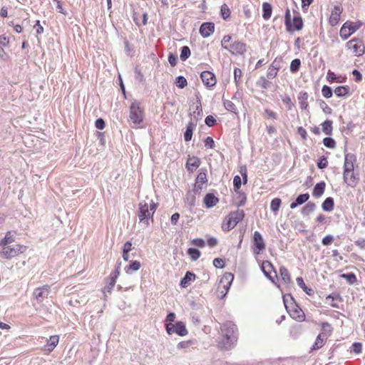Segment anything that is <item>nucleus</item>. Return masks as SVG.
I'll use <instances>...</instances> for the list:
<instances>
[{"instance_id": "nucleus-1", "label": "nucleus", "mask_w": 365, "mask_h": 365, "mask_svg": "<svg viewBox=\"0 0 365 365\" xmlns=\"http://www.w3.org/2000/svg\"><path fill=\"white\" fill-rule=\"evenodd\" d=\"M157 205L152 199L146 197L145 200L140 202L138 205V216L140 222L145 224L146 226L149 225V220L152 219L156 210Z\"/></svg>"}, {"instance_id": "nucleus-2", "label": "nucleus", "mask_w": 365, "mask_h": 365, "mask_svg": "<svg viewBox=\"0 0 365 365\" xmlns=\"http://www.w3.org/2000/svg\"><path fill=\"white\" fill-rule=\"evenodd\" d=\"M221 330L224 336L222 341L221 346L225 349H230L235 342L237 341L235 331L237 327L235 324L230 322H227L221 327Z\"/></svg>"}, {"instance_id": "nucleus-3", "label": "nucleus", "mask_w": 365, "mask_h": 365, "mask_svg": "<svg viewBox=\"0 0 365 365\" xmlns=\"http://www.w3.org/2000/svg\"><path fill=\"white\" fill-rule=\"evenodd\" d=\"M245 217V212L242 210H238L235 212H230L222 225V229L228 232L235 227V226L241 221Z\"/></svg>"}, {"instance_id": "nucleus-4", "label": "nucleus", "mask_w": 365, "mask_h": 365, "mask_svg": "<svg viewBox=\"0 0 365 365\" xmlns=\"http://www.w3.org/2000/svg\"><path fill=\"white\" fill-rule=\"evenodd\" d=\"M144 112L139 102H133L130 106L129 119L134 124L133 127H138L143 121Z\"/></svg>"}, {"instance_id": "nucleus-5", "label": "nucleus", "mask_w": 365, "mask_h": 365, "mask_svg": "<svg viewBox=\"0 0 365 365\" xmlns=\"http://www.w3.org/2000/svg\"><path fill=\"white\" fill-rule=\"evenodd\" d=\"M26 249V246L19 244L13 246H5L3 247L2 250L0 252V255L4 259H10L24 252Z\"/></svg>"}, {"instance_id": "nucleus-6", "label": "nucleus", "mask_w": 365, "mask_h": 365, "mask_svg": "<svg viewBox=\"0 0 365 365\" xmlns=\"http://www.w3.org/2000/svg\"><path fill=\"white\" fill-rule=\"evenodd\" d=\"M346 48L355 56H361L365 53V46L363 41L354 38L346 43Z\"/></svg>"}, {"instance_id": "nucleus-7", "label": "nucleus", "mask_w": 365, "mask_h": 365, "mask_svg": "<svg viewBox=\"0 0 365 365\" xmlns=\"http://www.w3.org/2000/svg\"><path fill=\"white\" fill-rule=\"evenodd\" d=\"M233 279L234 276L231 273H225L222 277L217 287V292L221 294V298L224 297L228 292Z\"/></svg>"}, {"instance_id": "nucleus-8", "label": "nucleus", "mask_w": 365, "mask_h": 365, "mask_svg": "<svg viewBox=\"0 0 365 365\" xmlns=\"http://www.w3.org/2000/svg\"><path fill=\"white\" fill-rule=\"evenodd\" d=\"M361 23L357 22H346L340 29V36L344 39H347L352 34L356 31Z\"/></svg>"}, {"instance_id": "nucleus-9", "label": "nucleus", "mask_w": 365, "mask_h": 365, "mask_svg": "<svg viewBox=\"0 0 365 365\" xmlns=\"http://www.w3.org/2000/svg\"><path fill=\"white\" fill-rule=\"evenodd\" d=\"M165 329L169 335L175 333L178 336H185L188 334L185 324L182 322H177L174 324H166Z\"/></svg>"}, {"instance_id": "nucleus-10", "label": "nucleus", "mask_w": 365, "mask_h": 365, "mask_svg": "<svg viewBox=\"0 0 365 365\" xmlns=\"http://www.w3.org/2000/svg\"><path fill=\"white\" fill-rule=\"evenodd\" d=\"M261 269L264 275L271 280L277 287L280 285L275 282L274 279L277 277V272L274 270L272 264L269 261H264L261 266Z\"/></svg>"}, {"instance_id": "nucleus-11", "label": "nucleus", "mask_w": 365, "mask_h": 365, "mask_svg": "<svg viewBox=\"0 0 365 365\" xmlns=\"http://www.w3.org/2000/svg\"><path fill=\"white\" fill-rule=\"evenodd\" d=\"M49 293L50 287L48 285H43L35 289L33 295L38 303H41L48 297Z\"/></svg>"}, {"instance_id": "nucleus-12", "label": "nucleus", "mask_w": 365, "mask_h": 365, "mask_svg": "<svg viewBox=\"0 0 365 365\" xmlns=\"http://www.w3.org/2000/svg\"><path fill=\"white\" fill-rule=\"evenodd\" d=\"M254 252L259 254L265 248V243L260 232L255 231L253 236Z\"/></svg>"}, {"instance_id": "nucleus-13", "label": "nucleus", "mask_w": 365, "mask_h": 365, "mask_svg": "<svg viewBox=\"0 0 365 365\" xmlns=\"http://www.w3.org/2000/svg\"><path fill=\"white\" fill-rule=\"evenodd\" d=\"M200 78L202 81V83L207 87H212L217 83L215 74L208 71H202L200 74Z\"/></svg>"}, {"instance_id": "nucleus-14", "label": "nucleus", "mask_w": 365, "mask_h": 365, "mask_svg": "<svg viewBox=\"0 0 365 365\" xmlns=\"http://www.w3.org/2000/svg\"><path fill=\"white\" fill-rule=\"evenodd\" d=\"M228 51L235 55L244 54L247 51V46L242 41H235L230 45Z\"/></svg>"}, {"instance_id": "nucleus-15", "label": "nucleus", "mask_w": 365, "mask_h": 365, "mask_svg": "<svg viewBox=\"0 0 365 365\" xmlns=\"http://www.w3.org/2000/svg\"><path fill=\"white\" fill-rule=\"evenodd\" d=\"M343 179L345 183L350 187H355L359 182V178L354 170L343 173Z\"/></svg>"}, {"instance_id": "nucleus-16", "label": "nucleus", "mask_w": 365, "mask_h": 365, "mask_svg": "<svg viewBox=\"0 0 365 365\" xmlns=\"http://www.w3.org/2000/svg\"><path fill=\"white\" fill-rule=\"evenodd\" d=\"M215 24L212 22L203 23L200 28V34L203 38H207L213 34Z\"/></svg>"}, {"instance_id": "nucleus-17", "label": "nucleus", "mask_w": 365, "mask_h": 365, "mask_svg": "<svg viewBox=\"0 0 365 365\" xmlns=\"http://www.w3.org/2000/svg\"><path fill=\"white\" fill-rule=\"evenodd\" d=\"M355 160L356 158L353 154L347 153L345 155L344 163V173H349L350 171L354 170V163Z\"/></svg>"}, {"instance_id": "nucleus-18", "label": "nucleus", "mask_w": 365, "mask_h": 365, "mask_svg": "<svg viewBox=\"0 0 365 365\" xmlns=\"http://www.w3.org/2000/svg\"><path fill=\"white\" fill-rule=\"evenodd\" d=\"M200 165V160L197 157H189L186 162V168L190 172L195 170Z\"/></svg>"}, {"instance_id": "nucleus-19", "label": "nucleus", "mask_w": 365, "mask_h": 365, "mask_svg": "<svg viewBox=\"0 0 365 365\" xmlns=\"http://www.w3.org/2000/svg\"><path fill=\"white\" fill-rule=\"evenodd\" d=\"M303 21L299 15L294 16L292 21L290 22V28L292 29L287 30L289 32L299 31L303 28Z\"/></svg>"}, {"instance_id": "nucleus-20", "label": "nucleus", "mask_w": 365, "mask_h": 365, "mask_svg": "<svg viewBox=\"0 0 365 365\" xmlns=\"http://www.w3.org/2000/svg\"><path fill=\"white\" fill-rule=\"evenodd\" d=\"M203 202L207 208H211L217 204L219 199L214 194L207 193L205 196Z\"/></svg>"}, {"instance_id": "nucleus-21", "label": "nucleus", "mask_w": 365, "mask_h": 365, "mask_svg": "<svg viewBox=\"0 0 365 365\" xmlns=\"http://www.w3.org/2000/svg\"><path fill=\"white\" fill-rule=\"evenodd\" d=\"M192 106H193V110L190 113V115L195 120H197L202 115V106H201L200 100V99L197 100L196 103Z\"/></svg>"}, {"instance_id": "nucleus-22", "label": "nucleus", "mask_w": 365, "mask_h": 365, "mask_svg": "<svg viewBox=\"0 0 365 365\" xmlns=\"http://www.w3.org/2000/svg\"><path fill=\"white\" fill-rule=\"evenodd\" d=\"M279 275L281 281L285 284L288 285L291 282V276L289 270L284 266L279 267Z\"/></svg>"}, {"instance_id": "nucleus-23", "label": "nucleus", "mask_w": 365, "mask_h": 365, "mask_svg": "<svg viewBox=\"0 0 365 365\" xmlns=\"http://www.w3.org/2000/svg\"><path fill=\"white\" fill-rule=\"evenodd\" d=\"M341 9L339 6H335L329 17V22L332 26L336 25L340 19Z\"/></svg>"}, {"instance_id": "nucleus-24", "label": "nucleus", "mask_w": 365, "mask_h": 365, "mask_svg": "<svg viewBox=\"0 0 365 365\" xmlns=\"http://www.w3.org/2000/svg\"><path fill=\"white\" fill-rule=\"evenodd\" d=\"M195 274L190 272H187L185 277L180 281V286L183 288L187 287L195 279Z\"/></svg>"}, {"instance_id": "nucleus-25", "label": "nucleus", "mask_w": 365, "mask_h": 365, "mask_svg": "<svg viewBox=\"0 0 365 365\" xmlns=\"http://www.w3.org/2000/svg\"><path fill=\"white\" fill-rule=\"evenodd\" d=\"M326 340H327L326 335L323 333L319 334L317 336L316 341L312 347V349L317 350V349H321L322 347L324 346Z\"/></svg>"}, {"instance_id": "nucleus-26", "label": "nucleus", "mask_w": 365, "mask_h": 365, "mask_svg": "<svg viewBox=\"0 0 365 365\" xmlns=\"http://www.w3.org/2000/svg\"><path fill=\"white\" fill-rule=\"evenodd\" d=\"M308 93L307 92H300L298 96V101L301 109L307 110L308 108Z\"/></svg>"}, {"instance_id": "nucleus-27", "label": "nucleus", "mask_w": 365, "mask_h": 365, "mask_svg": "<svg viewBox=\"0 0 365 365\" xmlns=\"http://www.w3.org/2000/svg\"><path fill=\"white\" fill-rule=\"evenodd\" d=\"M309 195L308 193L299 195L297 197L295 202H293L291 203L290 208L291 209L296 208L298 205H302L303 203L306 202L309 200Z\"/></svg>"}, {"instance_id": "nucleus-28", "label": "nucleus", "mask_w": 365, "mask_h": 365, "mask_svg": "<svg viewBox=\"0 0 365 365\" xmlns=\"http://www.w3.org/2000/svg\"><path fill=\"white\" fill-rule=\"evenodd\" d=\"M325 187H326V183L324 182H320L316 184V185L314 187L313 192H312L313 196L315 197H321L323 195V193L324 192Z\"/></svg>"}, {"instance_id": "nucleus-29", "label": "nucleus", "mask_w": 365, "mask_h": 365, "mask_svg": "<svg viewBox=\"0 0 365 365\" xmlns=\"http://www.w3.org/2000/svg\"><path fill=\"white\" fill-rule=\"evenodd\" d=\"M207 175L205 172H200L197 176L195 181V187L197 189L202 190V185L207 182Z\"/></svg>"}, {"instance_id": "nucleus-30", "label": "nucleus", "mask_w": 365, "mask_h": 365, "mask_svg": "<svg viewBox=\"0 0 365 365\" xmlns=\"http://www.w3.org/2000/svg\"><path fill=\"white\" fill-rule=\"evenodd\" d=\"M15 241L14 235L12 231H8L5 237L0 240V247H5L7 244L12 243Z\"/></svg>"}, {"instance_id": "nucleus-31", "label": "nucleus", "mask_w": 365, "mask_h": 365, "mask_svg": "<svg viewBox=\"0 0 365 365\" xmlns=\"http://www.w3.org/2000/svg\"><path fill=\"white\" fill-rule=\"evenodd\" d=\"M334 202L331 197H327L322 203V207L324 211L331 212L334 210Z\"/></svg>"}, {"instance_id": "nucleus-32", "label": "nucleus", "mask_w": 365, "mask_h": 365, "mask_svg": "<svg viewBox=\"0 0 365 365\" xmlns=\"http://www.w3.org/2000/svg\"><path fill=\"white\" fill-rule=\"evenodd\" d=\"M141 267V264L139 261H133L129 265L125 267V271L127 274H130L133 272H136Z\"/></svg>"}, {"instance_id": "nucleus-33", "label": "nucleus", "mask_w": 365, "mask_h": 365, "mask_svg": "<svg viewBox=\"0 0 365 365\" xmlns=\"http://www.w3.org/2000/svg\"><path fill=\"white\" fill-rule=\"evenodd\" d=\"M59 341L58 336L54 335L51 336L50 339L48 340V342L46 345L47 350L51 351L53 349L58 345Z\"/></svg>"}, {"instance_id": "nucleus-34", "label": "nucleus", "mask_w": 365, "mask_h": 365, "mask_svg": "<svg viewBox=\"0 0 365 365\" xmlns=\"http://www.w3.org/2000/svg\"><path fill=\"white\" fill-rule=\"evenodd\" d=\"M349 89L348 86H341L336 87L334 92L337 97H344L349 93Z\"/></svg>"}, {"instance_id": "nucleus-35", "label": "nucleus", "mask_w": 365, "mask_h": 365, "mask_svg": "<svg viewBox=\"0 0 365 365\" xmlns=\"http://www.w3.org/2000/svg\"><path fill=\"white\" fill-rule=\"evenodd\" d=\"M279 70V67L275 64V61L272 62L270 66L268 68L267 77L269 79H272L275 78L277 75V72Z\"/></svg>"}, {"instance_id": "nucleus-36", "label": "nucleus", "mask_w": 365, "mask_h": 365, "mask_svg": "<svg viewBox=\"0 0 365 365\" xmlns=\"http://www.w3.org/2000/svg\"><path fill=\"white\" fill-rule=\"evenodd\" d=\"M272 10V6L270 4H269L267 2H264L262 4V11H263L262 16L264 20H268L271 17Z\"/></svg>"}, {"instance_id": "nucleus-37", "label": "nucleus", "mask_w": 365, "mask_h": 365, "mask_svg": "<svg viewBox=\"0 0 365 365\" xmlns=\"http://www.w3.org/2000/svg\"><path fill=\"white\" fill-rule=\"evenodd\" d=\"M195 127V124L190 122L187 125L186 130L184 134V138L185 141H190L192 139V132Z\"/></svg>"}, {"instance_id": "nucleus-38", "label": "nucleus", "mask_w": 365, "mask_h": 365, "mask_svg": "<svg viewBox=\"0 0 365 365\" xmlns=\"http://www.w3.org/2000/svg\"><path fill=\"white\" fill-rule=\"evenodd\" d=\"M332 124L333 122L330 120H325L322 124V130L327 135H330L332 133Z\"/></svg>"}, {"instance_id": "nucleus-39", "label": "nucleus", "mask_w": 365, "mask_h": 365, "mask_svg": "<svg viewBox=\"0 0 365 365\" xmlns=\"http://www.w3.org/2000/svg\"><path fill=\"white\" fill-rule=\"evenodd\" d=\"M296 281H297L298 286L300 287L308 295L313 294L314 292H313L312 289L307 287L302 277H297L296 279Z\"/></svg>"}, {"instance_id": "nucleus-40", "label": "nucleus", "mask_w": 365, "mask_h": 365, "mask_svg": "<svg viewBox=\"0 0 365 365\" xmlns=\"http://www.w3.org/2000/svg\"><path fill=\"white\" fill-rule=\"evenodd\" d=\"M281 203H282L281 199L277 198H277H274L272 200L271 204H270V209H271V210L273 212L277 213L279 211V209L280 207Z\"/></svg>"}, {"instance_id": "nucleus-41", "label": "nucleus", "mask_w": 365, "mask_h": 365, "mask_svg": "<svg viewBox=\"0 0 365 365\" xmlns=\"http://www.w3.org/2000/svg\"><path fill=\"white\" fill-rule=\"evenodd\" d=\"M120 273V264H118L115 267V270L110 273V274L108 277L109 281L116 283V280H117L118 277H119Z\"/></svg>"}, {"instance_id": "nucleus-42", "label": "nucleus", "mask_w": 365, "mask_h": 365, "mask_svg": "<svg viewBox=\"0 0 365 365\" xmlns=\"http://www.w3.org/2000/svg\"><path fill=\"white\" fill-rule=\"evenodd\" d=\"M190 53H191L190 49L188 46H182L181 48V52H180V59L183 61L187 60L190 57Z\"/></svg>"}, {"instance_id": "nucleus-43", "label": "nucleus", "mask_w": 365, "mask_h": 365, "mask_svg": "<svg viewBox=\"0 0 365 365\" xmlns=\"http://www.w3.org/2000/svg\"><path fill=\"white\" fill-rule=\"evenodd\" d=\"M315 209V205L313 202H308L302 209V212L304 215H308Z\"/></svg>"}, {"instance_id": "nucleus-44", "label": "nucleus", "mask_w": 365, "mask_h": 365, "mask_svg": "<svg viewBox=\"0 0 365 365\" xmlns=\"http://www.w3.org/2000/svg\"><path fill=\"white\" fill-rule=\"evenodd\" d=\"M223 104L227 110L236 113V106L231 101L225 100Z\"/></svg>"}, {"instance_id": "nucleus-45", "label": "nucleus", "mask_w": 365, "mask_h": 365, "mask_svg": "<svg viewBox=\"0 0 365 365\" xmlns=\"http://www.w3.org/2000/svg\"><path fill=\"white\" fill-rule=\"evenodd\" d=\"M291 316L293 319H297L298 321H302L304 317V314L301 309H296L292 311Z\"/></svg>"}, {"instance_id": "nucleus-46", "label": "nucleus", "mask_w": 365, "mask_h": 365, "mask_svg": "<svg viewBox=\"0 0 365 365\" xmlns=\"http://www.w3.org/2000/svg\"><path fill=\"white\" fill-rule=\"evenodd\" d=\"M220 14L224 19H227L230 16V10L226 4H223L221 6Z\"/></svg>"}, {"instance_id": "nucleus-47", "label": "nucleus", "mask_w": 365, "mask_h": 365, "mask_svg": "<svg viewBox=\"0 0 365 365\" xmlns=\"http://www.w3.org/2000/svg\"><path fill=\"white\" fill-rule=\"evenodd\" d=\"M301 65V61L299 58L294 59L290 64V71L292 73H296L299 71Z\"/></svg>"}, {"instance_id": "nucleus-48", "label": "nucleus", "mask_w": 365, "mask_h": 365, "mask_svg": "<svg viewBox=\"0 0 365 365\" xmlns=\"http://www.w3.org/2000/svg\"><path fill=\"white\" fill-rule=\"evenodd\" d=\"M187 254L192 260H197L200 257V252L195 248H189L187 250Z\"/></svg>"}, {"instance_id": "nucleus-49", "label": "nucleus", "mask_w": 365, "mask_h": 365, "mask_svg": "<svg viewBox=\"0 0 365 365\" xmlns=\"http://www.w3.org/2000/svg\"><path fill=\"white\" fill-rule=\"evenodd\" d=\"M341 277L346 279V281L351 284H354L356 282V275L351 272L348 274H343L341 275Z\"/></svg>"}, {"instance_id": "nucleus-50", "label": "nucleus", "mask_w": 365, "mask_h": 365, "mask_svg": "<svg viewBox=\"0 0 365 365\" xmlns=\"http://www.w3.org/2000/svg\"><path fill=\"white\" fill-rule=\"evenodd\" d=\"M175 83H176L177 86L180 88H185L187 84V81L186 78L182 76H180L177 77Z\"/></svg>"}, {"instance_id": "nucleus-51", "label": "nucleus", "mask_w": 365, "mask_h": 365, "mask_svg": "<svg viewBox=\"0 0 365 365\" xmlns=\"http://www.w3.org/2000/svg\"><path fill=\"white\" fill-rule=\"evenodd\" d=\"M322 96L326 98H329L333 95L331 88L328 86H324L322 89Z\"/></svg>"}, {"instance_id": "nucleus-52", "label": "nucleus", "mask_w": 365, "mask_h": 365, "mask_svg": "<svg viewBox=\"0 0 365 365\" xmlns=\"http://www.w3.org/2000/svg\"><path fill=\"white\" fill-rule=\"evenodd\" d=\"M242 71L238 68H235L234 70V79L237 86H238L240 83Z\"/></svg>"}, {"instance_id": "nucleus-53", "label": "nucleus", "mask_w": 365, "mask_h": 365, "mask_svg": "<svg viewBox=\"0 0 365 365\" xmlns=\"http://www.w3.org/2000/svg\"><path fill=\"white\" fill-rule=\"evenodd\" d=\"M115 283L111 281H109V283L108 285L105 286V287L103 289V292L104 294V297L106 298L107 297L106 293L110 294Z\"/></svg>"}, {"instance_id": "nucleus-54", "label": "nucleus", "mask_w": 365, "mask_h": 365, "mask_svg": "<svg viewBox=\"0 0 365 365\" xmlns=\"http://www.w3.org/2000/svg\"><path fill=\"white\" fill-rule=\"evenodd\" d=\"M323 143L326 147L329 148H334L336 145L334 140L329 137L324 138Z\"/></svg>"}, {"instance_id": "nucleus-55", "label": "nucleus", "mask_w": 365, "mask_h": 365, "mask_svg": "<svg viewBox=\"0 0 365 365\" xmlns=\"http://www.w3.org/2000/svg\"><path fill=\"white\" fill-rule=\"evenodd\" d=\"M319 105L324 113H331V108L323 100L319 101Z\"/></svg>"}, {"instance_id": "nucleus-56", "label": "nucleus", "mask_w": 365, "mask_h": 365, "mask_svg": "<svg viewBox=\"0 0 365 365\" xmlns=\"http://www.w3.org/2000/svg\"><path fill=\"white\" fill-rule=\"evenodd\" d=\"M230 40H231V36H230V35L225 36L221 41V45L222 46V48L228 50L230 46H228L227 44L230 43Z\"/></svg>"}, {"instance_id": "nucleus-57", "label": "nucleus", "mask_w": 365, "mask_h": 365, "mask_svg": "<svg viewBox=\"0 0 365 365\" xmlns=\"http://www.w3.org/2000/svg\"><path fill=\"white\" fill-rule=\"evenodd\" d=\"M290 17H291L290 11L289 9H287L286 11V13H285V25H286L287 30L292 29L290 28V22H291Z\"/></svg>"}, {"instance_id": "nucleus-58", "label": "nucleus", "mask_w": 365, "mask_h": 365, "mask_svg": "<svg viewBox=\"0 0 365 365\" xmlns=\"http://www.w3.org/2000/svg\"><path fill=\"white\" fill-rule=\"evenodd\" d=\"M282 102L286 105V106L287 107V108L289 110H292V108L294 106V104L292 102V100H291L289 96H285L284 98H282Z\"/></svg>"}, {"instance_id": "nucleus-59", "label": "nucleus", "mask_w": 365, "mask_h": 365, "mask_svg": "<svg viewBox=\"0 0 365 365\" xmlns=\"http://www.w3.org/2000/svg\"><path fill=\"white\" fill-rule=\"evenodd\" d=\"M333 240H334L333 236L331 235H326L322 239V243L323 244V245L327 246V245H329L333 242Z\"/></svg>"}, {"instance_id": "nucleus-60", "label": "nucleus", "mask_w": 365, "mask_h": 365, "mask_svg": "<svg viewBox=\"0 0 365 365\" xmlns=\"http://www.w3.org/2000/svg\"><path fill=\"white\" fill-rule=\"evenodd\" d=\"M242 184V180L240 176L236 175L233 179V185L235 190H238Z\"/></svg>"}, {"instance_id": "nucleus-61", "label": "nucleus", "mask_w": 365, "mask_h": 365, "mask_svg": "<svg viewBox=\"0 0 365 365\" xmlns=\"http://www.w3.org/2000/svg\"><path fill=\"white\" fill-rule=\"evenodd\" d=\"M192 243L193 245H195V246H197L200 247H203L205 245L204 240H202V238H195V239L192 240Z\"/></svg>"}, {"instance_id": "nucleus-62", "label": "nucleus", "mask_w": 365, "mask_h": 365, "mask_svg": "<svg viewBox=\"0 0 365 365\" xmlns=\"http://www.w3.org/2000/svg\"><path fill=\"white\" fill-rule=\"evenodd\" d=\"M175 319V314L173 312L169 313L165 319V322H168L166 324H174L173 322Z\"/></svg>"}, {"instance_id": "nucleus-63", "label": "nucleus", "mask_w": 365, "mask_h": 365, "mask_svg": "<svg viewBox=\"0 0 365 365\" xmlns=\"http://www.w3.org/2000/svg\"><path fill=\"white\" fill-rule=\"evenodd\" d=\"M205 145L206 147H208L210 148H213L214 146H215V143H214V140L213 139L211 138V137H207L205 139Z\"/></svg>"}, {"instance_id": "nucleus-64", "label": "nucleus", "mask_w": 365, "mask_h": 365, "mask_svg": "<svg viewBox=\"0 0 365 365\" xmlns=\"http://www.w3.org/2000/svg\"><path fill=\"white\" fill-rule=\"evenodd\" d=\"M9 43V38L5 35L0 36V46H7Z\"/></svg>"}]
</instances>
